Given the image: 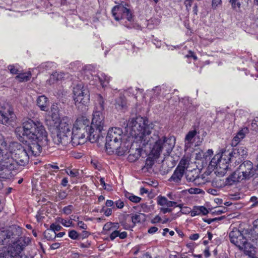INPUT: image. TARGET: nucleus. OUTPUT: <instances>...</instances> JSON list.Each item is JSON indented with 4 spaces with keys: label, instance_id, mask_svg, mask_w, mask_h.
<instances>
[{
    "label": "nucleus",
    "instance_id": "nucleus-51",
    "mask_svg": "<svg viewBox=\"0 0 258 258\" xmlns=\"http://www.w3.org/2000/svg\"><path fill=\"white\" fill-rule=\"evenodd\" d=\"M51 111L52 117H56L57 113H58L57 106L55 104H52L51 106Z\"/></svg>",
    "mask_w": 258,
    "mask_h": 258
},
{
    "label": "nucleus",
    "instance_id": "nucleus-1",
    "mask_svg": "<svg viewBox=\"0 0 258 258\" xmlns=\"http://www.w3.org/2000/svg\"><path fill=\"white\" fill-rule=\"evenodd\" d=\"M15 133L20 138L31 141L26 146L30 156L39 155L42 147L47 145V133L39 121L34 122L29 119L23 123L22 126L17 127Z\"/></svg>",
    "mask_w": 258,
    "mask_h": 258
},
{
    "label": "nucleus",
    "instance_id": "nucleus-23",
    "mask_svg": "<svg viewBox=\"0 0 258 258\" xmlns=\"http://www.w3.org/2000/svg\"><path fill=\"white\" fill-rule=\"evenodd\" d=\"M243 179L240 175L238 170L236 169L234 172L231 173L228 177L226 179V184L227 185H233L235 183L241 182Z\"/></svg>",
    "mask_w": 258,
    "mask_h": 258
},
{
    "label": "nucleus",
    "instance_id": "nucleus-31",
    "mask_svg": "<svg viewBox=\"0 0 258 258\" xmlns=\"http://www.w3.org/2000/svg\"><path fill=\"white\" fill-rule=\"evenodd\" d=\"M128 216V215H122L119 217V223L125 229H129L130 228V225L127 223V218Z\"/></svg>",
    "mask_w": 258,
    "mask_h": 258
},
{
    "label": "nucleus",
    "instance_id": "nucleus-52",
    "mask_svg": "<svg viewBox=\"0 0 258 258\" xmlns=\"http://www.w3.org/2000/svg\"><path fill=\"white\" fill-rule=\"evenodd\" d=\"M44 214L43 213L42 211H38L36 215V218L37 219V221L38 222L41 221L44 218Z\"/></svg>",
    "mask_w": 258,
    "mask_h": 258
},
{
    "label": "nucleus",
    "instance_id": "nucleus-29",
    "mask_svg": "<svg viewBox=\"0 0 258 258\" xmlns=\"http://www.w3.org/2000/svg\"><path fill=\"white\" fill-rule=\"evenodd\" d=\"M199 175L196 169L187 171L185 174L186 179L189 182H193Z\"/></svg>",
    "mask_w": 258,
    "mask_h": 258
},
{
    "label": "nucleus",
    "instance_id": "nucleus-4",
    "mask_svg": "<svg viewBox=\"0 0 258 258\" xmlns=\"http://www.w3.org/2000/svg\"><path fill=\"white\" fill-rule=\"evenodd\" d=\"M104 137L96 134L95 130L72 129V145L76 146L83 144L87 139L90 142H103Z\"/></svg>",
    "mask_w": 258,
    "mask_h": 258
},
{
    "label": "nucleus",
    "instance_id": "nucleus-64",
    "mask_svg": "<svg viewBox=\"0 0 258 258\" xmlns=\"http://www.w3.org/2000/svg\"><path fill=\"white\" fill-rule=\"evenodd\" d=\"M158 228L156 227H155V226H153V227H150L149 229H148V233H150V234H154L158 230Z\"/></svg>",
    "mask_w": 258,
    "mask_h": 258
},
{
    "label": "nucleus",
    "instance_id": "nucleus-35",
    "mask_svg": "<svg viewBox=\"0 0 258 258\" xmlns=\"http://www.w3.org/2000/svg\"><path fill=\"white\" fill-rule=\"evenodd\" d=\"M197 134V131L196 130H193L189 131L185 136V142L186 144L190 143L193 138L195 137Z\"/></svg>",
    "mask_w": 258,
    "mask_h": 258
},
{
    "label": "nucleus",
    "instance_id": "nucleus-12",
    "mask_svg": "<svg viewBox=\"0 0 258 258\" xmlns=\"http://www.w3.org/2000/svg\"><path fill=\"white\" fill-rule=\"evenodd\" d=\"M229 237L230 242L240 250H243L245 254L246 252H251L252 246L248 243L247 239L239 230L236 228L233 229L229 233Z\"/></svg>",
    "mask_w": 258,
    "mask_h": 258
},
{
    "label": "nucleus",
    "instance_id": "nucleus-43",
    "mask_svg": "<svg viewBox=\"0 0 258 258\" xmlns=\"http://www.w3.org/2000/svg\"><path fill=\"white\" fill-rule=\"evenodd\" d=\"M249 203H251V208L258 207V198L255 196H252L250 198Z\"/></svg>",
    "mask_w": 258,
    "mask_h": 258
},
{
    "label": "nucleus",
    "instance_id": "nucleus-41",
    "mask_svg": "<svg viewBox=\"0 0 258 258\" xmlns=\"http://www.w3.org/2000/svg\"><path fill=\"white\" fill-rule=\"evenodd\" d=\"M69 236L73 240L79 239V234L75 230H72L69 231Z\"/></svg>",
    "mask_w": 258,
    "mask_h": 258
},
{
    "label": "nucleus",
    "instance_id": "nucleus-36",
    "mask_svg": "<svg viewBox=\"0 0 258 258\" xmlns=\"http://www.w3.org/2000/svg\"><path fill=\"white\" fill-rule=\"evenodd\" d=\"M43 235L47 240L52 241L55 239V234L49 229L45 230L43 233Z\"/></svg>",
    "mask_w": 258,
    "mask_h": 258
},
{
    "label": "nucleus",
    "instance_id": "nucleus-18",
    "mask_svg": "<svg viewBox=\"0 0 258 258\" xmlns=\"http://www.w3.org/2000/svg\"><path fill=\"white\" fill-rule=\"evenodd\" d=\"M232 162H233L234 166L239 165L244 161L247 155V150L244 146H238L230 152Z\"/></svg>",
    "mask_w": 258,
    "mask_h": 258
},
{
    "label": "nucleus",
    "instance_id": "nucleus-62",
    "mask_svg": "<svg viewBox=\"0 0 258 258\" xmlns=\"http://www.w3.org/2000/svg\"><path fill=\"white\" fill-rule=\"evenodd\" d=\"M161 212H162L163 214H166L167 213H170L172 211V209L170 208V207H162L160 209Z\"/></svg>",
    "mask_w": 258,
    "mask_h": 258
},
{
    "label": "nucleus",
    "instance_id": "nucleus-33",
    "mask_svg": "<svg viewBox=\"0 0 258 258\" xmlns=\"http://www.w3.org/2000/svg\"><path fill=\"white\" fill-rule=\"evenodd\" d=\"M188 163L187 159L185 158H182L180 161L178 165L176 167V168L181 170L182 171L185 172V170L187 168Z\"/></svg>",
    "mask_w": 258,
    "mask_h": 258
},
{
    "label": "nucleus",
    "instance_id": "nucleus-54",
    "mask_svg": "<svg viewBox=\"0 0 258 258\" xmlns=\"http://www.w3.org/2000/svg\"><path fill=\"white\" fill-rule=\"evenodd\" d=\"M222 4L221 0H212V7L214 9H216Z\"/></svg>",
    "mask_w": 258,
    "mask_h": 258
},
{
    "label": "nucleus",
    "instance_id": "nucleus-59",
    "mask_svg": "<svg viewBox=\"0 0 258 258\" xmlns=\"http://www.w3.org/2000/svg\"><path fill=\"white\" fill-rule=\"evenodd\" d=\"M115 204L118 209H122L124 207V203L120 200L116 201Z\"/></svg>",
    "mask_w": 258,
    "mask_h": 258
},
{
    "label": "nucleus",
    "instance_id": "nucleus-24",
    "mask_svg": "<svg viewBox=\"0 0 258 258\" xmlns=\"http://www.w3.org/2000/svg\"><path fill=\"white\" fill-rule=\"evenodd\" d=\"M37 103L40 109L43 111H47L49 106V101L44 95H41L38 97Z\"/></svg>",
    "mask_w": 258,
    "mask_h": 258
},
{
    "label": "nucleus",
    "instance_id": "nucleus-7",
    "mask_svg": "<svg viewBox=\"0 0 258 258\" xmlns=\"http://www.w3.org/2000/svg\"><path fill=\"white\" fill-rule=\"evenodd\" d=\"M123 132L119 127H112L107 132L105 147L106 151L111 154L120 148Z\"/></svg>",
    "mask_w": 258,
    "mask_h": 258
},
{
    "label": "nucleus",
    "instance_id": "nucleus-42",
    "mask_svg": "<svg viewBox=\"0 0 258 258\" xmlns=\"http://www.w3.org/2000/svg\"><path fill=\"white\" fill-rule=\"evenodd\" d=\"M0 148H4L3 150H6L9 149L7 143L5 141L4 137L0 134Z\"/></svg>",
    "mask_w": 258,
    "mask_h": 258
},
{
    "label": "nucleus",
    "instance_id": "nucleus-50",
    "mask_svg": "<svg viewBox=\"0 0 258 258\" xmlns=\"http://www.w3.org/2000/svg\"><path fill=\"white\" fill-rule=\"evenodd\" d=\"M242 0H230L231 5L234 9L236 8H239L241 5V2Z\"/></svg>",
    "mask_w": 258,
    "mask_h": 258
},
{
    "label": "nucleus",
    "instance_id": "nucleus-63",
    "mask_svg": "<svg viewBox=\"0 0 258 258\" xmlns=\"http://www.w3.org/2000/svg\"><path fill=\"white\" fill-rule=\"evenodd\" d=\"M78 226L80 228L82 229H86L87 228V225L82 221H78Z\"/></svg>",
    "mask_w": 258,
    "mask_h": 258
},
{
    "label": "nucleus",
    "instance_id": "nucleus-28",
    "mask_svg": "<svg viewBox=\"0 0 258 258\" xmlns=\"http://www.w3.org/2000/svg\"><path fill=\"white\" fill-rule=\"evenodd\" d=\"M32 74L30 71H28L25 73H19L16 77V78L21 82H27L31 79Z\"/></svg>",
    "mask_w": 258,
    "mask_h": 258
},
{
    "label": "nucleus",
    "instance_id": "nucleus-11",
    "mask_svg": "<svg viewBox=\"0 0 258 258\" xmlns=\"http://www.w3.org/2000/svg\"><path fill=\"white\" fill-rule=\"evenodd\" d=\"M9 150H11L12 156L15 161V169L16 164L24 166L28 163L30 154L26 147L14 143L9 145Z\"/></svg>",
    "mask_w": 258,
    "mask_h": 258
},
{
    "label": "nucleus",
    "instance_id": "nucleus-25",
    "mask_svg": "<svg viewBox=\"0 0 258 258\" xmlns=\"http://www.w3.org/2000/svg\"><path fill=\"white\" fill-rule=\"evenodd\" d=\"M184 173V172L183 171H182L176 168L172 176L169 179V181L170 182H174L176 183L180 182Z\"/></svg>",
    "mask_w": 258,
    "mask_h": 258
},
{
    "label": "nucleus",
    "instance_id": "nucleus-27",
    "mask_svg": "<svg viewBox=\"0 0 258 258\" xmlns=\"http://www.w3.org/2000/svg\"><path fill=\"white\" fill-rule=\"evenodd\" d=\"M248 129L247 128H244L243 129L240 130L235 136L232 142V145H236L237 144L240 142V140L243 139L245 137V134L247 132Z\"/></svg>",
    "mask_w": 258,
    "mask_h": 258
},
{
    "label": "nucleus",
    "instance_id": "nucleus-56",
    "mask_svg": "<svg viewBox=\"0 0 258 258\" xmlns=\"http://www.w3.org/2000/svg\"><path fill=\"white\" fill-rule=\"evenodd\" d=\"M251 127L253 130H258V118L254 119L251 122Z\"/></svg>",
    "mask_w": 258,
    "mask_h": 258
},
{
    "label": "nucleus",
    "instance_id": "nucleus-44",
    "mask_svg": "<svg viewBox=\"0 0 258 258\" xmlns=\"http://www.w3.org/2000/svg\"><path fill=\"white\" fill-rule=\"evenodd\" d=\"M205 182V180L204 177H201L200 175L196 178L195 181L193 182L194 184L196 185H201L202 184H204Z\"/></svg>",
    "mask_w": 258,
    "mask_h": 258
},
{
    "label": "nucleus",
    "instance_id": "nucleus-40",
    "mask_svg": "<svg viewBox=\"0 0 258 258\" xmlns=\"http://www.w3.org/2000/svg\"><path fill=\"white\" fill-rule=\"evenodd\" d=\"M57 222L61 223L62 225L65 227H69L72 224V222L70 220H66L62 218L58 217L57 218Z\"/></svg>",
    "mask_w": 258,
    "mask_h": 258
},
{
    "label": "nucleus",
    "instance_id": "nucleus-16",
    "mask_svg": "<svg viewBox=\"0 0 258 258\" xmlns=\"http://www.w3.org/2000/svg\"><path fill=\"white\" fill-rule=\"evenodd\" d=\"M74 100L75 103L86 104L89 100L90 94L88 89L82 84H78L74 88Z\"/></svg>",
    "mask_w": 258,
    "mask_h": 258
},
{
    "label": "nucleus",
    "instance_id": "nucleus-22",
    "mask_svg": "<svg viewBox=\"0 0 258 258\" xmlns=\"http://www.w3.org/2000/svg\"><path fill=\"white\" fill-rule=\"evenodd\" d=\"M249 242L248 243L251 245L252 249L250 253L246 252V255L249 256H252L254 255V249L256 248H258V234L254 233L253 231L251 232L250 236L249 237Z\"/></svg>",
    "mask_w": 258,
    "mask_h": 258
},
{
    "label": "nucleus",
    "instance_id": "nucleus-57",
    "mask_svg": "<svg viewBox=\"0 0 258 258\" xmlns=\"http://www.w3.org/2000/svg\"><path fill=\"white\" fill-rule=\"evenodd\" d=\"M112 222H108V223H106L104 225V226H103V230H107V231L110 230L113 228V226H112Z\"/></svg>",
    "mask_w": 258,
    "mask_h": 258
},
{
    "label": "nucleus",
    "instance_id": "nucleus-21",
    "mask_svg": "<svg viewBox=\"0 0 258 258\" xmlns=\"http://www.w3.org/2000/svg\"><path fill=\"white\" fill-rule=\"evenodd\" d=\"M157 203L158 205L167 207H178L180 209L182 207L181 204L177 205V202L169 201L166 197L159 196L157 198Z\"/></svg>",
    "mask_w": 258,
    "mask_h": 258
},
{
    "label": "nucleus",
    "instance_id": "nucleus-61",
    "mask_svg": "<svg viewBox=\"0 0 258 258\" xmlns=\"http://www.w3.org/2000/svg\"><path fill=\"white\" fill-rule=\"evenodd\" d=\"M253 229L254 233L258 234V219L255 220L253 223Z\"/></svg>",
    "mask_w": 258,
    "mask_h": 258
},
{
    "label": "nucleus",
    "instance_id": "nucleus-10",
    "mask_svg": "<svg viewBox=\"0 0 258 258\" xmlns=\"http://www.w3.org/2000/svg\"><path fill=\"white\" fill-rule=\"evenodd\" d=\"M97 101L98 105L96 106L95 110L93 112L91 124L94 128L96 134L102 136L101 132L103 130L104 124V117L103 115L102 111L104 109V101L103 97L100 94L97 95Z\"/></svg>",
    "mask_w": 258,
    "mask_h": 258
},
{
    "label": "nucleus",
    "instance_id": "nucleus-15",
    "mask_svg": "<svg viewBox=\"0 0 258 258\" xmlns=\"http://www.w3.org/2000/svg\"><path fill=\"white\" fill-rule=\"evenodd\" d=\"M21 234L20 228L18 229L12 228L11 230L0 229V244H5L11 241L13 243L17 240Z\"/></svg>",
    "mask_w": 258,
    "mask_h": 258
},
{
    "label": "nucleus",
    "instance_id": "nucleus-49",
    "mask_svg": "<svg viewBox=\"0 0 258 258\" xmlns=\"http://www.w3.org/2000/svg\"><path fill=\"white\" fill-rule=\"evenodd\" d=\"M73 209V206L71 205L66 206L62 209L63 213L67 215H70L72 213Z\"/></svg>",
    "mask_w": 258,
    "mask_h": 258
},
{
    "label": "nucleus",
    "instance_id": "nucleus-19",
    "mask_svg": "<svg viewBox=\"0 0 258 258\" xmlns=\"http://www.w3.org/2000/svg\"><path fill=\"white\" fill-rule=\"evenodd\" d=\"M85 129V130H94V128L92 127L91 124H90V120L87 118H78L74 124V127L72 129Z\"/></svg>",
    "mask_w": 258,
    "mask_h": 258
},
{
    "label": "nucleus",
    "instance_id": "nucleus-30",
    "mask_svg": "<svg viewBox=\"0 0 258 258\" xmlns=\"http://www.w3.org/2000/svg\"><path fill=\"white\" fill-rule=\"evenodd\" d=\"M98 78L101 86L103 87L106 86L107 84L109 83V77L103 73H98Z\"/></svg>",
    "mask_w": 258,
    "mask_h": 258
},
{
    "label": "nucleus",
    "instance_id": "nucleus-26",
    "mask_svg": "<svg viewBox=\"0 0 258 258\" xmlns=\"http://www.w3.org/2000/svg\"><path fill=\"white\" fill-rule=\"evenodd\" d=\"M208 213V210L204 206H195L193 209L190 211V215L192 217L200 214L206 215Z\"/></svg>",
    "mask_w": 258,
    "mask_h": 258
},
{
    "label": "nucleus",
    "instance_id": "nucleus-46",
    "mask_svg": "<svg viewBox=\"0 0 258 258\" xmlns=\"http://www.w3.org/2000/svg\"><path fill=\"white\" fill-rule=\"evenodd\" d=\"M99 181H100V184L102 185L103 189L107 190L108 191L111 190V186L109 184H106L105 183L103 177H100L99 178Z\"/></svg>",
    "mask_w": 258,
    "mask_h": 258
},
{
    "label": "nucleus",
    "instance_id": "nucleus-37",
    "mask_svg": "<svg viewBox=\"0 0 258 258\" xmlns=\"http://www.w3.org/2000/svg\"><path fill=\"white\" fill-rule=\"evenodd\" d=\"M63 75H64L63 73H58L57 72L53 73L50 76L49 82H52V81L59 80L63 77Z\"/></svg>",
    "mask_w": 258,
    "mask_h": 258
},
{
    "label": "nucleus",
    "instance_id": "nucleus-55",
    "mask_svg": "<svg viewBox=\"0 0 258 258\" xmlns=\"http://www.w3.org/2000/svg\"><path fill=\"white\" fill-rule=\"evenodd\" d=\"M118 230H114L110 234L109 238L111 240H113L115 238L118 237Z\"/></svg>",
    "mask_w": 258,
    "mask_h": 258
},
{
    "label": "nucleus",
    "instance_id": "nucleus-13",
    "mask_svg": "<svg viewBox=\"0 0 258 258\" xmlns=\"http://www.w3.org/2000/svg\"><path fill=\"white\" fill-rule=\"evenodd\" d=\"M112 14L116 21L126 20L131 22L133 16L129 6L124 2L114 6L112 9Z\"/></svg>",
    "mask_w": 258,
    "mask_h": 258
},
{
    "label": "nucleus",
    "instance_id": "nucleus-48",
    "mask_svg": "<svg viewBox=\"0 0 258 258\" xmlns=\"http://www.w3.org/2000/svg\"><path fill=\"white\" fill-rule=\"evenodd\" d=\"M68 192L66 190H60L57 192V196L60 200L65 199L68 196Z\"/></svg>",
    "mask_w": 258,
    "mask_h": 258
},
{
    "label": "nucleus",
    "instance_id": "nucleus-5",
    "mask_svg": "<svg viewBox=\"0 0 258 258\" xmlns=\"http://www.w3.org/2000/svg\"><path fill=\"white\" fill-rule=\"evenodd\" d=\"M155 140L154 145L151 150L154 157L157 158L161 152L165 150L164 155H169L175 144V139L174 137L167 138L163 136L159 137L158 135H154Z\"/></svg>",
    "mask_w": 258,
    "mask_h": 258
},
{
    "label": "nucleus",
    "instance_id": "nucleus-38",
    "mask_svg": "<svg viewBox=\"0 0 258 258\" xmlns=\"http://www.w3.org/2000/svg\"><path fill=\"white\" fill-rule=\"evenodd\" d=\"M154 164V160L151 158H148L146 160L145 164L144 166L142 168V170H148L149 169H151L152 167Z\"/></svg>",
    "mask_w": 258,
    "mask_h": 258
},
{
    "label": "nucleus",
    "instance_id": "nucleus-9",
    "mask_svg": "<svg viewBox=\"0 0 258 258\" xmlns=\"http://www.w3.org/2000/svg\"><path fill=\"white\" fill-rule=\"evenodd\" d=\"M15 169V161L11 150L0 149V177L9 178L11 171Z\"/></svg>",
    "mask_w": 258,
    "mask_h": 258
},
{
    "label": "nucleus",
    "instance_id": "nucleus-45",
    "mask_svg": "<svg viewBox=\"0 0 258 258\" xmlns=\"http://www.w3.org/2000/svg\"><path fill=\"white\" fill-rule=\"evenodd\" d=\"M61 228V226L59 225H56L54 223H52L50 225L49 229L55 234L56 232L60 231Z\"/></svg>",
    "mask_w": 258,
    "mask_h": 258
},
{
    "label": "nucleus",
    "instance_id": "nucleus-58",
    "mask_svg": "<svg viewBox=\"0 0 258 258\" xmlns=\"http://www.w3.org/2000/svg\"><path fill=\"white\" fill-rule=\"evenodd\" d=\"M161 221V217L158 215H156L154 218H153V219H151V222L152 224H156V223H159Z\"/></svg>",
    "mask_w": 258,
    "mask_h": 258
},
{
    "label": "nucleus",
    "instance_id": "nucleus-8",
    "mask_svg": "<svg viewBox=\"0 0 258 258\" xmlns=\"http://www.w3.org/2000/svg\"><path fill=\"white\" fill-rule=\"evenodd\" d=\"M72 125L65 121V119L61 120L58 125L56 135L53 138V141L56 145H62L66 146L69 143L72 144Z\"/></svg>",
    "mask_w": 258,
    "mask_h": 258
},
{
    "label": "nucleus",
    "instance_id": "nucleus-34",
    "mask_svg": "<svg viewBox=\"0 0 258 258\" xmlns=\"http://www.w3.org/2000/svg\"><path fill=\"white\" fill-rule=\"evenodd\" d=\"M125 197L127 199L130 200L131 202L135 203H138L141 200V198H140L138 196H135L133 194L129 193V192L126 193L125 194Z\"/></svg>",
    "mask_w": 258,
    "mask_h": 258
},
{
    "label": "nucleus",
    "instance_id": "nucleus-47",
    "mask_svg": "<svg viewBox=\"0 0 258 258\" xmlns=\"http://www.w3.org/2000/svg\"><path fill=\"white\" fill-rule=\"evenodd\" d=\"M141 156L140 150H138V153L137 155L130 154L128 157V160L130 162H134L136 161Z\"/></svg>",
    "mask_w": 258,
    "mask_h": 258
},
{
    "label": "nucleus",
    "instance_id": "nucleus-20",
    "mask_svg": "<svg viewBox=\"0 0 258 258\" xmlns=\"http://www.w3.org/2000/svg\"><path fill=\"white\" fill-rule=\"evenodd\" d=\"M114 106L118 111L124 112L127 108V104L125 97L120 95L114 100Z\"/></svg>",
    "mask_w": 258,
    "mask_h": 258
},
{
    "label": "nucleus",
    "instance_id": "nucleus-3",
    "mask_svg": "<svg viewBox=\"0 0 258 258\" xmlns=\"http://www.w3.org/2000/svg\"><path fill=\"white\" fill-rule=\"evenodd\" d=\"M30 241L29 237H20L11 245L0 249V258H18Z\"/></svg>",
    "mask_w": 258,
    "mask_h": 258
},
{
    "label": "nucleus",
    "instance_id": "nucleus-53",
    "mask_svg": "<svg viewBox=\"0 0 258 258\" xmlns=\"http://www.w3.org/2000/svg\"><path fill=\"white\" fill-rule=\"evenodd\" d=\"M8 68L11 74L18 75L19 70L14 65H9Z\"/></svg>",
    "mask_w": 258,
    "mask_h": 258
},
{
    "label": "nucleus",
    "instance_id": "nucleus-14",
    "mask_svg": "<svg viewBox=\"0 0 258 258\" xmlns=\"http://www.w3.org/2000/svg\"><path fill=\"white\" fill-rule=\"evenodd\" d=\"M16 116L13 107L6 103L0 107V123L9 126L16 120Z\"/></svg>",
    "mask_w": 258,
    "mask_h": 258
},
{
    "label": "nucleus",
    "instance_id": "nucleus-17",
    "mask_svg": "<svg viewBox=\"0 0 258 258\" xmlns=\"http://www.w3.org/2000/svg\"><path fill=\"white\" fill-rule=\"evenodd\" d=\"M237 168L243 180H249L255 173L253 163L249 160L242 162Z\"/></svg>",
    "mask_w": 258,
    "mask_h": 258
},
{
    "label": "nucleus",
    "instance_id": "nucleus-2",
    "mask_svg": "<svg viewBox=\"0 0 258 258\" xmlns=\"http://www.w3.org/2000/svg\"><path fill=\"white\" fill-rule=\"evenodd\" d=\"M148 120L140 116L132 118L126 125L131 127V135L140 141L143 146L149 142L151 144L150 134L153 127L152 123L148 124Z\"/></svg>",
    "mask_w": 258,
    "mask_h": 258
},
{
    "label": "nucleus",
    "instance_id": "nucleus-60",
    "mask_svg": "<svg viewBox=\"0 0 258 258\" xmlns=\"http://www.w3.org/2000/svg\"><path fill=\"white\" fill-rule=\"evenodd\" d=\"M89 235V233L87 231H83L81 233L79 234V239H84L88 237Z\"/></svg>",
    "mask_w": 258,
    "mask_h": 258
},
{
    "label": "nucleus",
    "instance_id": "nucleus-39",
    "mask_svg": "<svg viewBox=\"0 0 258 258\" xmlns=\"http://www.w3.org/2000/svg\"><path fill=\"white\" fill-rule=\"evenodd\" d=\"M66 172L71 177H76L79 175V170L77 169H71L68 168L66 169Z\"/></svg>",
    "mask_w": 258,
    "mask_h": 258
},
{
    "label": "nucleus",
    "instance_id": "nucleus-6",
    "mask_svg": "<svg viewBox=\"0 0 258 258\" xmlns=\"http://www.w3.org/2000/svg\"><path fill=\"white\" fill-rule=\"evenodd\" d=\"M230 164L234 166L233 162H232L230 151L225 150L221 154L215 155L211 159L209 165L216 169L217 172L221 176H223L226 173Z\"/></svg>",
    "mask_w": 258,
    "mask_h": 258
},
{
    "label": "nucleus",
    "instance_id": "nucleus-32",
    "mask_svg": "<svg viewBox=\"0 0 258 258\" xmlns=\"http://www.w3.org/2000/svg\"><path fill=\"white\" fill-rule=\"evenodd\" d=\"M145 214L142 213H138L133 215L132 216V221L134 224L141 222L144 219Z\"/></svg>",
    "mask_w": 258,
    "mask_h": 258
}]
</instances>
